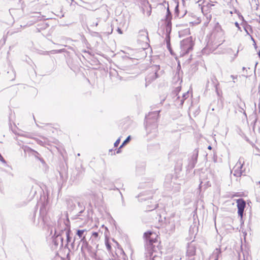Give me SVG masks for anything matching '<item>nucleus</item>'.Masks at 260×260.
Here are the masks:
<instances>
[{
    "label": "nucleus",
    "mask_w": 260,
    "mask_h": 260,
    "mask_svg": "<svg viewBox=\"0 0 260 260\" xmlns=\"http://www.w3.org/2000/svg\"><path fill=\"white\" fill-rule=\"evenodd\" d=\"M231 77L233 79V82L235 83V80L237 79V76L231 75Z\"/></svg>",
    "instance_id": "c85d7f7f"
},
{
    "label": "nucleus",
    "mask_w": 260,
    "mask_h": 260,
    "mask_svg": "<svg viewBox=\"0 0 260 260\" xmlns=\"http://www.w3.org/2000/svg\"><path fill=\"white\" fill-rule=\"evenodd\" d=\"M144 237L146 239V257L147 259H150L155 257V255H153V252L156 250V246L154 243H156L155 234L151 232H148L144 233Z\"/></svg>",
    "instance_id": "f03ea898"
},
{
    "label": "nucleus",
    "mask_w": 260,
    "mask_h": 260,
    "mask_svg": "<svg viewBox=\"0 0 260 260\" xmlns=\"http://www.w3.org/2000/svg\"><path fill=\"white\" fill-rule=\"evenodd\" d=\"M180 224L179 217L173 215L169 219L168 223L166 224V229L168 231L173 232L174 231L176 226H178Z\"/></svg>",
    "instance_id": "20e7f679"
},
{
    "label": "nucleus",
    "mask_w": 260,
    "mask_h": 260,
    "mask_svg": "<svg viewBox=\"0 0 260 260\" xmlns=\"http://www.w3.org/2000/svg\"><path fill=\"white\" fill-rule=\"evenodd\" d=\"M237 203V208H238V214L239 216L241 217V222L243 223L242 221L243 213L244 209L246 207V202L243 199H239L237 200L236 201Z\"/></svg>",
    "instance_id": "423d86ee"
},
{
    "label": "nucleus",
    "mask_w": 260,
    "mask_h": 260,
    "mask_svg": "<svg viewBox=\"0 0 260 260\" xmlns=\"http://www.w3.org/2000/svg\"><path fill=\"white\" fill-rule=\"evenodd\" d=\"M187 254L188 256H192L195 254V250L193 247H190L187 251Z\"/></svg>",
    "instance_id": "6ab92c4d"
},
{
    "label": "nucleus",
    "mask_w": 260,
    "mask_h": 260,
    "mask_svg": "<svg viewBox=\"0 0 260 260\" xmlns=\"http://www.w3.org/2000/svg\"><path fill=\"white\" fill-rule=\"evenodd\" d=\"M131 140V136H129L127 137V138L124 141V142L122 143V144L120 145L119 147V149H121L122 147H123L124 145H125L126 143L129 142V141Z\"/></svg>",
    "instance_id": "5701e85b"
},
{
    "label": "nucleus",
    "mask_w": 260,
    "mask_h": 260,
    "mask_svg": "<svg viewBox=\"0 0 260 260\" xmlns=\"http://www.w3.org/2000/svg\"><path fill=\"white\" fill-rule=\"evenodd\" d=\"M193 43L191 37L183 40L180 42L181 54L184 55L189 52L192 49Z\"/></svg>",
    "instance_id": "7ed1b4c3"
},
{
    "label": "nucleus",
    "mask_w": 260,
    "mask_h": 260,
    "mask_svg": "<svg viewBox=\"0 0 260 260\" xmlns=\"http://www.w3.org/2000/svg\"><path fill=\"white\" fill-rule=\"evenodd\" d=\"M235 25H236V26L237 27H239V24H238V22H236V23H235Z\"/></svg>",
    "instance_id": "e433bc0d"
},
{
    "label": "nucleus",
    "mask_w": 260,
    "mask_h": 260,
    "mask_svg": "<svg viewBox=\"0 0 260 260\" xmlns=\"http://www.w3.org/2000/svg\"><path fill=\"white\" fill-rule=\"evenodd\" d=\"M98 245H96V248H98Z\"/></svg>",
    "instance_id": "a18cd8bd"
},
{
    "label": "nucleus",
    "mask_w": 260,
    "mask_h": 260,
    "mask_svg": "<svg viewBox=\"0 0 260 260\" xmlns=\"http://www.w3.org/2000/svg\"><path fill=\"white\" fill-rule=\"evenodd\" d=\"M168 49L171 51V44H169V45H167Z\"/></svg>",
    "instance_id": "72a5a7b5"
},
{
    "label": "nucleus",
    "mask_w": 260,
    "mask_h": 260,
    "mask_svg": "<svg viewBox=\"0 0 260 260\" xmlns=\"http://www.w3.org/2000/svg\"><path fill=\"white\" fill-rule=\"evenodd\" d=\"M238 107L239 109V112H240L241 113H243V114L245 116H246V112L245 111L246 106H245V104L244 102H243V101H242L240 100L239 103H238Z\"/></svg>",
    "instance_id": "4468645a"
},
{
    "label": "nucleus",
    "mask_w": 260,
    "mask_h": 260,
    "mask_svg": "<svg viewBox=\"0 0 260 260\" xmlns=\"http://www.w3.org/2000/svg\"><path fill=\"white\" fill-rule=\"evenodd\" d=\"M243 70H244L245 69V67H243V69H242Z\"/></svg>",
    "instance_id": "37998d69"
},
{
    "label": "nucleus",
    "mask_w": 260,
    "mask_h": 260,
    "mask_svg": "<svg viewBox=\"0 0 260 260\" xmlns=\"http://www.w3.org/2000/svg\"><path fill=\"white\" fill-rule=\"evenodd\" d=\"M159 69L158 66H155L152 68V72L149 74L146 77V81L147 83H150L153 81L154 80L158 78V75L157 74V71Z\"/></svg>",
    "instance_id": "0eeeda50"
},
{
    "label": "nucleus",
    "mask_w": 260,
    "mask_h": 260,
    "mask_svg": "<svg viewBox=\"0 0 260 260\" xmlns=\"http://www.w3.org/2000/svg\"><path fill=\"white\" fill-rule=\"evenodd\" d=\"M221 255V250L220 248H216L212 254L210 256L209 260H218V258Z\"/></svg>",
    "instance_id": "f8f14e48"
},
{
    "label": "nucleus",
    "mask_w": 260,
    "mask_h": 260,
    "mask_svg": "<svg viewBox=\"0 0 260 260\" xmlns=\"http://www.w3.org/2000/svg\"><path fill=\"white\" fill-rule=\"evenodd\" d=\"M91 237L92 238V240H94L95 241H97L99 240V233L98 232H93L92 234Z\"/></svg>",
    "instance_id": "4be33fe9"
},
{
    "label": "nucleus",
    "mask_w": 260,
    "mask_h": 260,
    "mask_svg": "<svg viewBox=\"0 0 260 260\" xmlns=\"http://www.w3.org/2000/svg\"><path fill=\"white\" fill-rule=\"evenodd\" d=\"M201 22V20L198 18L196 20H189V23L192 24H199Z\"/></svg>",
    "instance_id": "a878e982"
},
{
    "label": "nucleus",
    "mask_w": 260,
    "mask_h": 260,
    "mask_svg": "<svg viewBox=\"0 0 260 260\" xmlns=\"http://www.w3.org/2000/svg\"><path fill=\"white\" fill-rule=\"evenodd\" d=\"M71 204V203L70 202H69V204H68V206H70V205Z\"/></svg>",
    "instance_id": "c03bdc74"
},
{
    "label": "nucleus",
    "mask_w": 260,
    "mask_h": 260,
    "mask_svg": "<svg viewBox=\"0 0 260 260\" xmlns=\"http://www.w3.org/2000/svg\"><path fill=\"white\" fill-rule=\"evenodd\" d=\"M244 164V159L243 157H240L238 161L236 163L233 169V174L235 176L240 177L244 170H243V166Z\"/></svg>",
    "instance_id": "39448f33"
},
{
    "label": "nucleus",
    "mask_w": 260,
    "mask_h": 260,
    "mask_svg": "<svg viewBox=\"0 0 260 260\" xmlns=\"http://www.w3.org/2000/svg\"><path fill=\"white\" fill-rule=\"evenodd\" d=\"M166 41L167 45H169V44H170V37L169 34H167L166 36Z\"/></svg>",
    "instance_id": "bb28decb"
},
{
    "label": "nucleus",
    "mask_w": 260,
    "mask_h": 260,
    "mask_svg": "<svg viewBox=\"0 0 260 260\" xmlns=\"http://www.w3.org/2000/svg\"><path fill=\"white\" fill-rule=\"evenodd\" d=\"M179 36L180 38L185 36L188 35L190 34V30L189 28H186L184 29H180L178 31Z\"/></svg>",
    "instance_id": "f3484780"
},
{
    "label": "nucleus",
    "mask_w": 260,
    "mask_h": 260,
    "mask_svg": "<svg viewBox=\"0 0 260 260\" xmlns=\"http://www.w3.org/2000/svg\"><path fill=\"white\" fill-rule=\"evenodd\" d=\"M187 11L182 8V10L179 8L178 3H176L175 8L174 15L178 18L183 17L186 14Z\"/></svg>",
    "instance_id": "6e6552de"
},
{
    "label": "nucleus",
    "mask_w": 260,
    "mask_h": 260,
    "mask_svg": "<svg viewBox=\"0 0 260 260\" xmlns=\"http://www.w3.org/2000/svg\"><path fill=\"white\" fill-rule=\"evenodd\" d=\"M7 74L8 75V79L10 80H13L15 78V72L12 70L10 71H8L7 72Z\"/></svg>",
    "instance_id": "a211bd4d"
},
{
    "label": "nucleus",
    "mask_w": 260,
    "mask_h": 260,
    "mask_svg": "<svg viewBox=\"0 0 260 260\" xmlns=\"http://www.w3.org/2000/svg\"><path fill=\"white\" fill-rule=\"evenodd\" d=\"M139 39L144 42L147 43L149 41L148 32L146 30H141L139 32Z\"/></svg>",
    "instance_id": "9b49d317"
},
{
    "label": "nucleus",
    "mask_w": 260,
    "mask_h": 260,
    "mask_svg": "<svg viewBox=\"0 0 260 260\" xmlns=\"http://www.w3.org/2000/svg\"><path fill=\"white\" fill-rule=\"evenodd\" d=\"M179 87H177L176 89V91L177 92V91H179L180 90V89H179Z\"/></svg>",
    "instance_id": "58836bf2"
},
{
    "label": "nucleus",
    "mask_w": 260,
    "mask_h": 260,
    "mask_svg": "<svg viewBox=\"0 0 260 260\" xmlns=\"http://www.w3.org/2000/svg\"><path fill=\"white\" fill-rule=\"evenodd\" d=\"M0 158H1V160L2 161H5V160H4V158L2 157V156L1 155V154H0Z\"/></svg>",
    "instance_id": "c9c22d12"
},
{
    "label": "nucleus",
    "mask_w": 260,
    "mask_h": 260,
    "mask_svg": "<svg viewBox=\"0 0 260 260\" xmlns=\"http://www.w3.org/2000/svg\"><path fill=\"white\" fill-rule=\"evenodd\" d=\"M84 213V208L83 209H81L80 211L79 212V213L75 215L73 219H81L82 220H85L86 219V215H82V214Z\"/></svg>",
    "instance_id": "ddd939ff"
},
{
    "label": "nucleus",
    "mask_w": 260,
    "mask_h": 260,
    "mask_svg": "<svg viewBox=\"0 0 260 260\" xmlns=\"http://www.w3.org/2000/svg\"><path fill=\"white\" fill-rule=\"evenodd\" d=\"M188 95H189V93H188V92H186L185 93H184L182 95V96L181 98V99H180V98L179 96H178L177 99H176V102L178 100L179 101H180V104H179V105L180 106H182L183 104V103H184V101L185 99H186L188 97Z\"/></svg>",
    "instance_id": "2eb2a0df"
},
{
    "label": "nucleus",
    "mask_w": 260,
    "mask_h": 260,
    "mask_svg": "<svg viewBox=\"0 0 260 260\" xmlns=\"http://www.w3.org/2000/svg\"><path fill=\"white\" fill-rule=\"evenodd\" d=\"M157 206H158V204H156V203H154V204L151 205V206L148 205V207L147 208V211L153 210L154 209L156 208Z\"/></svg>",
    "instance_id": "412c9836"
},
{
    "label": "nucleus",
    "mask_w": 260,
    "mask_h": 260,
    "mask_svg": "<svg viewBox=\"0 0 260 260\" xmlns=\"http://www.w3.org/2000/svg\"><path fill=\"white\" fill-rule=\"evenodd\" d=\"M208 148L209 149H212V147H211V146H208Z\"/></svg>",
    "instance_id": "a19ab883"
},
{
    "label": "nucleus",
    "mask_w": 260,
    "mask_h": 260,
    "mask_svg": "<svg viewBox=\"0 0 260 260\" xmlns=\"http://www.w3.org/2000/svg\"><path fill=\"white\" fill-rule=\"evenodd\" d=\"M78 206H80V203L79 202L78 203Z\"/></svg>",
    "instance_id": "79ce46f5"
},
{
    "label": "nucleus",
    "mask_w": 260,
    "mask_h": 260,
    "mask_svg": "<svg viewBox=\"0 0 260 260\" xmlns=\"http://www.w3.org/2000/svg\"><path fill=\"white\" fill-rule=\"evenodd\" d=\"M198 156V151L195 149L193 151L191 158L189 160L188 166L190 168H193L197 162Z\"/></svg>",
    "instance_id": "1a4fd4ad"
},
{
    "label": "nucleus",
    "mask_w": 260,
    "mask_h": 260,
    "mask_svg": "<svg viewBox=\"0 0 260 260\" xmlns=\"http://www.w3.org/2000/svg\"><path fill=\"white\" fill-rule=\"evenodd\" d=\"M56 238H59V239H60V240H62V238H61L59 235H57V236H56Z\"/></svg>",
    "instance_id": "4c0bfd02"
},
{
    "label": "nucleus",
    "mask_w": 260,
    "mask_h": 260,
    "mask_svg": "<svg viewBox=\"0 0 260 260\" xmlns=\"http://www.w3.org/2000/svg\"><path fill=\"white\" fill-rule=\"evenodd\" d=\"M80 242L82 243V248L84 247H86L87 248L88 250L90 251H91V252L92 253H91V256H93V257H95L96 255V251L93 250V251L91 250V247L90 246H88V243L86 241V239L85 238V236H83L81 239V240H80Z\"/></svg>",
    "instance_id": "9d476101"
},
{
    "label": "nucleus",
    "mask_w": 260,
    "mask_h": 260,
    "mask_svg": "<svg viewBox=\"0 0 260 260\" xmlns=\"http://www.w3.org/2000/svg\"><path fill=\"white\" fill-rule=\"evenodd\" d=\"M168 8H167V15L166 16V20L167 23V25L169 26L171 24L172 15H171V13L169 10V5L168 4Z\"/></svg>",
    "instance_id": "dca6fc26"
},
{
    "label": "nucleus",
    "mask_w": 260,
    "mask_h": 260,
    "mask_svg": "<svg viewBox=\"0 0 260 260\" xmlns=\"http://www.w3.org/2000/svg\"><path fill=\"white\" fill-rule=\"evenodd\" d=\"M212 82H213V87H214L216 90H217V86H218V84H216L214 82H213V80H212Z\"/></svg>",
    "instance_id": "7c9ffc66"
},
{
    "label": "nucleus",
    "mask_w": 260,
    "mask_h": 260,
    "mask_svg": "<svg viewBox=\"0 0 260 260\" xmlns=\"http://www.w3.org/2000/svg\"><path fill=\"white\" fill-rule=\"evenodd\" d=\"M120 149H119V148H118V150L117 151V153H120Z\"/></svg>",
    "instance_id": "ea45409f"
},
{
    "label": "nucleus",
    "mask_w": 260,
    "mask_h": 260,
    "mask_svg": "<svg viewBox=\"0 0 260 260\" xmlns=\"http://www.w3.org/2000/svg\"><path fill=\"white\" fill-rule=\"evenodd\" d=\"M159 111L150 112L145 117V128L147 134L153 133L154 137L156 136L157 133V119L159 116Z\"/></svg>",
    "instance_id": "f257e3e1"
},
{
    "label": "nucleus",
    "mask_w": 260,
    "mask_h": 260,
    "mask_svg": "<svg viewBox=\"0 0 260 260\" xmlns=\"http://www.w3.org/2000/svg\"><path fill=\"white\" fill-rule=\"evenodd\" d=\"M206 88L208 89L209 88V82L208 81L206 85Z\"/></svg>",
    "instance_id": "f704fd0d"
},
{
    "label": "nucleus",
    "mask_w": 260,
    "mask_h": 260,
    "mask_svg": "<svg viewBox=\"0 0 260 260\" xmlns=\"http://www.w3.org/2000/svg\"><path fill=\"white\" fill-rule=\"evenodd\" d=\"M120 141V138L118 139L114 144V147H117L118 146V145L119 144Z\"/></svg>",
    "instance_id": "cd10ccee"
},
{
    "label": "nucleus",
    "mask_w": 260,
    "mask_h": 260,
    "mask_svg": "<svg viewBox=\"0 0 260 260\" xmlns=\"http://www.w3.org/2000/svg\"><path fill=\"white\" fill-rule=\"evenodd\" d=\"M70 230H67V231H66V235L67 237V240L68 243L70 242L71 239V238L70 237Z\"/></svg>",
    "instance_id": "b1692460"
},
{
    "label": "nucleus",
    "mask_w": 260,
    "mask_h": 260,
    "mask_svg": "<svg viewBox=\"0 0 260 260\" xmlns=\"http://www.w3.org/2000/svg\"><path fill=\"white\" fill-rule=\"evenodd\" d=\"M86 232V230H77L76 234L81 239L84 236V233Z\"/></svg>",
    "instance_id": "aec40b11"
},
{
    "label": "nucleus",
    "mask_w": 260,
    "mask_h": 260,
    "mask_svg": "<svg viewBox=\"0 0 260 260\" xmlns=\"http://www.w3.org/2000/svg\"><path fill=\"white\" fill-rule=\"evenodd\" d=\"M149 7H150L149 10L147 12V15L148 16H149L151 15V6L150 5Z\"/></svg>",
    "instance_id": "c756f323"
},
{
    "label": "nucleus",
    "mask_w": 260,
    "mask_h": 260,
    "mask_svg": "<svg viewBox=\"0 0 260 260\" xmlns=\"http://www.w3.org/2000/svg\"><path fill=\"white\" fill-rule=\"evenodd\" d=\"M62 52L61 50H55L51 51V52H55V53H60Z\"/></svg>",
    "instance_id": "2f4dec72"
},
{
    "label": "nucleus",
    "mask_w": 260,
    "mask_h": 260,
    "mask_svg": "<svg viewBox=\"0 0 260 260\" xmlns=\"http://www.w3.org/2000/svg\"><path fill=\"white\" fill-rule=\"evenodd\" d=\"M117 31L120 34H122V30H121V29H120L119 28H118L117 29Z\"/></svg>",
    "instance_id": "473e14b6"
},
{
    "label": "nucleus",
    "mask_w": 260,
    "mask_h": 260,
    "mask_svg": "<svg viewBox=\"0 0 260 260\" xmlns=\"http://www.w3.org/2000/svg\"><path fill=\"white\" fill-rule=\"evenodd\" d=\"M105 244H106V246L107 249L109 251H110L111 250V246L108 240H106Z\"/></svg>",
    "instance_id": "393cba45"
}]
</instances>
